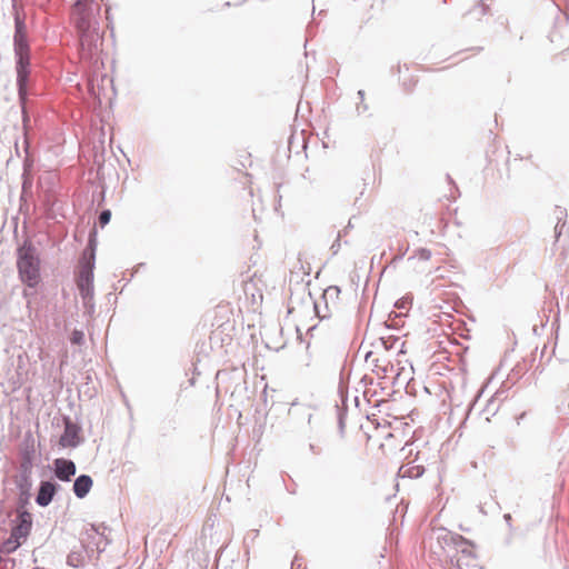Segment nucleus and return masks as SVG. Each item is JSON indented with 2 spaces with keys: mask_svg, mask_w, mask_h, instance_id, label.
Wrapping results in <instances>:
<instances>
[{
  "mask_svg": "<svg viewBox=\"0 0 569 569\" xmlns=\"http://www.w3.org/2000/svg\"><path fill=\"white\" fill-rule=\"evenodd\" d=\"M14 11L13 47L16 54L17 88L19 101L24 108L28 98V81L30 74V48L27 37V26L17 8V0H12Z\"/></svg>",
  "mask_w": 569,
  "mask_h": 569,
  "instance_id": "1",
  "label": "nucleus"
},
{
  "mask_svg": "<svg viewBox=\"0 0 569 569\" xmlns=\"http://www.w3.org/2000/svg\"><path fill=\"white\" fill-rule=\"evenodd\" d=\"M99 11L100 7L96 0H74L72 6L71 19L78 31L80 44L88 52L97 49L101 42L97 21Z\"/></svg>",
  "mask_w": 569,
  "mask_h": 569,
  "instance_id": "2",
  "label": "nucleus"
},
{
  "mask_svg": "<svg viewBox=\"0 0 569 569\" xmlns=\"http://www.w3.org/2000/svg\"><path fill=\"white\" fill-rule=\"evenodd\" d=\"M36 458L34 439L28 435L20 450V465L14 485L19 491L18 505L24 508L29 505L32 489V469Z\"/></svg>",
  "mask_w": 569,
  "mask_h": 569,
  "instance_id": "3",
  "label": "nucleus"
},
{
  "mask_svg": "<svg viewBox=\"0 0 569 569\" xmlns=\"http://www.w3.org/2000/svg\"><path fill=\"white\" fill-rule=\"evenodd\" d=\"M16 254L19 279L28 288L34 289L41 281V260L38 249L33 242L27 238L18 246Z\"/></svg>",
  "mask_w": 569,
  "mask_h": 569,
  "instance_id": "4",
  "label": "nucleus"
},
{
  "mask_svg": "<svg viewBox=\"0 0 569 569\" xmlns=\"http://www.w3.org/2000/svg\"><path fill=\"white\" fill-rule=\"evenodd\" d=\"M97 247V231L92 230L89 233L87 247L84 248L79 261L80 270L77 278V287L86 306L93 300V270L96 264Z\"/></svg>",
  "mask_w": 569,
  "mask_h": 569,
  "instance_id": "5",
  "label": "nucleus"
},
{
  "mask_svg": "<svg viewBox=\"0 0 569 569\" xmlns=\"http://www.w3.org/2000/svg\"><path fill=\"white\" fill-rule=\"evenodd\" d=\"M432 536L436 539L439 548L442 549V551L447 553L451 559L455 557V555L450 553L451 550L461 552L465 557L472 556V551L469 549L471 543L462 536L449 531L446 528L436 529Z\"/></svg>",
  "mask_w": 569,
  "mask_h": 569,
  "instance_id": "6",
  "label": "nucleus"
},
{
  "mask_svg": "<svg viewBox=\"0 0 569 569\" xmlns=\"http://www.w3.org/2000/svg\"><path fill=\"white\" fill-rule=\"evenodd\" d=\"M81 428L72 421L69 416H63V432L60 436L59 445L63 448H77L82 443L80 436Z\"/></svg>",
  "mask_w": 569,
  "mask_h": 569,
  "instance_id": "7",
  "label": "nucleus"
},
{
  "mask_svg": "<svg viewBox=\"0 0 569 569\" xmlns=\"http://www.w3.org/2000/svg\"><path fill=\"white\" fill-rule=\"evenodd\" d=\"M32 529V515L24 508L18 506L17 518L11 528V536L14 539H26Z\"/></svg>",
  "mask_w": 569,
  "mask_h": 569,
  "instance_id": "8",
  "label": "nucleus"
},
{
  "mask_svg": "<svg viewBox=\"0 0 569 569\" xmlns=\"http://www.w3.org/2000/svg\"><path fill=\"white\" fill-rule=\"evenodd\" d=\"M52 471L58 480L69 482L77 472V466L71 459L57 458L52 462Z\"/></svg>",
  "mask_w": 569,
  "mask_h": 569,
  "instance_id": "9",
  "label": "nucleus"
},
{
  "mask_svg": "<svg viewBox=\"0 0 569 569\" xmlns=\"http://www.w3.org/2000/svg\"><path fill=\"white\" fill-rule=\"evenodd\" d=\"M59 489L60 486L57 482L52 480H42L38 488L36 503L39 507H48L52 502Z\"/></svg>",
  "mask_w": 569,
  "mask_h": 569,
  "instance_id": "10",
  "label": "nucleus"
},
{
  "mask_svg": "<svg viewBox=\"0 0 569 569\" xmlns=\"http://www.w3.org/2000/svg\"><path fill=\"white\" fill-rule=\"evenodd\" d=\"M93 486V480L89 475L78 476L72 486V491L78 499H83L88 496Z\"/></svg>",
  "mask_w": 569,
  "mask_h": 569,
  "instance_id": "11",
  "label": "nucleus"
},
{
  "mask_svg": "<svg viewBox=\"0 0 569 569\" xmlns=\"http://www.w3.org/2000/svg\"><path fill=\"white\" fill-rule=\"evenodd\" d=\"M341 290L338 286H329L327 289H325L321 300L325 303V309L328 311L329 307L332 309L337 308V302L339 299Z\"/></svg>",
  "mask_w": 569,
  "mask_h": 569,
  "instance_id": "12",
  "label": "nucleus"
},
{
  "mask_svg": "<svg viewBox=\"0 0 569 569\" xmlns=\"http://www.w3.org/2000/svg\"><path fill=\"white\" fill-rule=\"evenodd\" d=\"M379 341L386 350L397 349L398 345H399L398 352L399 353L403 352L405 342L400 341L399 337H395V336L381 337L379 339Z\"/></svg>",
  "mask_w": 569,
  "mask_h": 569,
  "instance_id": "13",
  "label": "nucleus"
},
{
  "mask_svg": "<svg viewBox=\"0 0 569 569\" xmlns=\"http://www.w3.org/2000/svg\"><path fill=\"white\" fill-rule=\"evenodd\" d=\"M425 468L422 466H402L398 473L402 478H419L423 475Z\"/></svg>",
  "mask_w": 569,
  "mask_h": 569,
  "instance_id": "14",
  "label": "nucleus"
},
{
  "mask_svg": "<svg viewBox=\"0 0 569 569\" xmlns=\"http://www.w3.org/2000/svg\"><path fill=\"white\" fill-rule=\"evenodd\" d=\"M20 539H14L12 538V536L10 535V538L7 539L2 545H1V551L3 552H7V553H11L13 551H16L19 547H20Z\"/></svg>",
  "mask_w": 569,
  "mask_h": 569,
  "instance_id": "15",
  "label": "nucleus"
},
{
  "mask_svg": "<svg viewBox=\"0 0 569 569\" xmlns=\"http://www.w3.org/2000/svg\"><path fill=\"white\" fill-rule=\"evenodd\" d=\"M315 311L320 320L329 319L332 315V310L330 307L328 311L325 309V303L322 302V300L315 302Z\"/></svg>",
  "mask_w": 569,
  "mask_h": 569,
  "instance_id": "16",
  "label": "nucleus"
},
{
  "mask_svg": "<svg viewBox=\"0 0 569 569\" xmlns=\"http://www.w3.org/2000/svg\"><path fill=\"white\" fill-rule=\"evenodd\" d=\"M556 217L558 219V222L555 227V236H556V239L558 240L559 237L561 236V227L559 226L560 224V221L567 217V211L565 208H561V207H557L556 208Z\"/></svg>",
  "mask_w": 569,
  "mask_h": 569,
  "instance_id": "17",
  "label": "nucleus"
},
{
  "mask_svg": "<svg viewBox=\"0 0 569 569\" xmlns=\"http://www.w3.org/2000/svg\"><path fill=\"white\" fill-rule=\"evenodd\" d=\"M70 341L72 345L81 346L84 342V332L79 329H74L71 333Z\"/></svg>",
  "mask_w": 569,
  "mask_h": 569,
  "instance_id": "18",
  "label": "nucleus"
},
{
  "mask_svg": "<svg viewBox=\"0 0 569 569\" xmlns=\"http://www.w3.org/2000/svg\"><path fill=\"white\" fill-rule=\"evenodd\" d=\"M111 220V211L109 209H103L98 217V222L101 228H104Z\"/></svg>",
  "mask_w": 569,
  "mask_h": 569,
  "instance_id": "19",
  "label": "nucleus"
},
{
  "mask_svg": "<svg viewBox=\"0 0 569 569\" xmlns=\"http://www.w3.org/2000/svg\"><path fill=\"white\" fill-rule=\"evenodd\" d=\"M416 257L419 260L428 261L431 258V251L426 248H420L416 251Z\"/></svg>",
  "mask_w": 569,
  "mask_h": 569,
  "instance_id": "20",
  "label": "nucleus"
},
{
  "mask_svg": "<svg viewBox=\"0 0 569 569\" xmlns=\"http://www.w3.org/2000/svg\"><path fill=\"white\" fill-rule=\"evenodd\" d=\"M368 110H369V106L365 101H359V103H357V106H356V111H357L358 116L363 114Z\"/></svg>",
  "mask_w": 569,
  "mask_h": 569,
  "instance_id": "21",
  "label": "nucleus"
},
{
  "mask_svg": "<svg viewBox=\"0 0 569 569\" xmlns=\"http://www.w3.org/2000/svg\"><path fill=\"white\" fill-rule=\"evenodd\" d=\"M340 238H341V233L339 232L338 236H337V239L331 244V250H332L333 254H337L338 251L340 250V247H341Z\"/></svg>",
  "mask_w": 569,
  "mask_h": 569,
  "instance_id": "22",
  "label": "nucleus"
},
{
  "mask_svg": "<svg viewBox=\"0 0 569 569\" xmlns=\"http://www.w3.org/2000/svg\"><path fill=\"white\" fill-rule=\"evenodd\" d=\"M503 520L507 525V527L509 528L510 532L513 531V527H512V517L510 513H505L503 515Z\"/></svg>",
  "mask_w": 569,
  "mask_h": 569,
  "instance_id": "23",
  "label": "nucleus"
},
{
  "mask_svg": "<svg viewBox=\"0 0 569 569\" xmlns=\"http://www.w3.org/2000/svg\"><path fill=\"white\" fill-rule=\"evenodd\" d=\"M338 419H339V428H340V430H343V428H345V413L339 412Z\"/></svg>",
  "mask_w": 569,
  "mask_h": 569,
  "instance_id": "24",
  "label": "nucleus"
},
{
  "mask_svg": "<svg viewBox=\"0 0 569 569\" xmlns=\"http://www.w3.org/2000/svg\"><path fill=\"white\" fill-rule=\"evenodd\" d=\"M357 94H358V97H359L360 101H365V94H366V93H365V90H359V91L357 92Z\"/></svg>",
  "mask_w": 569,
  "mask_h": 569,
  "instance_id": "25",
  "label": "nucleus"
},
{
  "mask_svg": "<svg viewBox=\"0 0 569 569\" xmlns=\"http://www.w3.org/2000/svg\"><path fill=\"white\" fill-rule=\"evenodd\" d=\"M90 530H92V531H94V532L99 533V529H98V527H97L96 525H91V526H90Z\"/></svg>",
  "mask_w": 569,
  "mask_h": 569,
  "instance_id": "26",
  "label": "nucleus"
},
{
  "mask_svg": "<svg viewBox=\"0 0 569 569\" xmlns=\"http://www.w3.org/2000/svg\"><path fill=\"white\" fill-rule=\"evenodd\" d=\"M310 450L316 453V455H319L320 451L316 450L315 446L313 445H310Z\"/></svg>",
  "mask_w": 569,
  "mask_h": 569,
  "instance_id": "27",
  "label": "nucleus"
},
{
  "mask_svg": "<svg viewBox=\"0 0 569 569\" xmlns=\"http://www.w3.org/2000/svg\"><path fill=\"white\" fill-rule=\"evenodd\" d=\"M476 401H477V397H475L472 402L469 405V411L472 409V407L475 406Z\"/></svg>",
  "mask_w": 569,
  "mask_h": 569,
  "instance_id": "28",
  "label": "nucleus"
},
{
  "mask_svg": "<svg viewBox=\"0 0 569 569\" xmlns=\"http://www.w3.org/2000/svg\"><path fill=\"white\" fill-rule=\"evenodd\" d=\"M525 415H526V413L523 412V413H521V415L517 418V420H518V421H517V423H518V425L520 423V420H523Z\"/></svg>",
  "mask_w": 569,
  "mask_h": 569,
  "instance_id": "29",
  "label": "nucleus"
},
{
  "mask_svg": "<svg viewBox=\"0 0 569 569\" xmlns=\"http://www.w3.org/2000/svg\"><path fill=\"white\" fill-rule=\"evenodd\" d=\"M457 569H462L461 568V558L457 559Z\"/></svg>",
  "mask_w": 569,
  "mask_h": 569,
  "instance_id": "30",
  "label": "nucleus"
},
{
  "mask_svg": "<svg viewBox=\"0 0 569 569\" xmlns=\"http://www.w3.org/2000/svg\"><path fill=\"white\" fill-rule=\"evenodd\" d=\"M447 180L449 181V183H453V180L451 179L450 174H447Z\"/></svg>",
  "mask_w": 569,
  "mask_h": 569,
  "instance_id": "31",
  "label": "nucleus"
},
{
  "mask_svg": "<svg viewBox=\"0 0 569 569\" xmlns=\"http://www.w3.org/2000/svg\"><path fill=\"white\" fill-rule=\"evenodd\" d=\"M28 296H29V293L27 291H23V297L27 298Z\"/></svg>",
  "mask_w": 569,
  "mask_h": 569,
  "instance_id": "32",
  "label": "nucleus"
}]
</instances>
